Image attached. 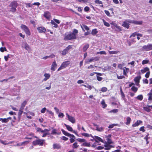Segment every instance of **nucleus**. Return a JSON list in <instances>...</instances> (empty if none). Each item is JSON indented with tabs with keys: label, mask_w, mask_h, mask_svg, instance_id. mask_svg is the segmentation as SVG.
Returning a JSON list of instances; mask_svg holds the SVG:
<instances>
[{
	"label": "nucleus",
	"mask_w": 152,
	"mask_h": 152,
	"mask_svg": "<svg viewBox=\"0 0 152 152\" xmlns=\"http://www.w3.org/2000/svg\"><path fill=\"white\" fill-rule=\"evenodd\" d=\"M126 122H125V124L126 125H129L131 121V119L129 117H127L126 118Z\"/></svg>",
	"instance_id": "nucleus-26"
},
{
	"label": "nucleus",
	"mask_w": 152,
	"mask_h": 152,
	"mask_svg": "<svg viewBox=\"0 0 152 152\" xmlns=\"http://www.w3.org/2000/svg\"><path fill=\"white\" fill-rule=\"evenodd\" d=\"M44 16L47 19H49L51 17L50 14L49 12H46L44 14Z\"/></svg>",
	"instance_id": "nucleus-20"
},
{
	"label": "nucleus",
	"mask_w": 152,
	"mask_h": 152,
	"mask_svg": "<svg viewBox=\"0 0 152 152\" xmlns=\"http://www.w3.org/2000/svg\"><path fill=\"white\" fill-rule=\"evenodd\" d=\"M65 126L66 127V129H67L70 132H72L73 131V129L70 126L66 125V124H65Z\"/></svg>",
	"instance_id": "nucleus-30"
},
{
	"label": "nucleus",
	"mask_w": 152,
	"mask_h": 152,
	"mask_svg": "<svg viewBox=\"0 0 152 152\" xmlns=\"http://www.w3.org/2000/svg\"><path fill=\"white\" fill-rule=\"evenodd\" d=\"M70 63L69 61H66L63 62L61 66L58 69L57 71H59L62 69L65 68L70 64Z\"/></svg>",
	"instance_id": "nucleus-5"
},
{
	"label": "nucleus",
	"mask_w": 152,
	"mask_h": 152,
	"mask_svg": "<svg viewBox=\"0 0 152 152\" xmlns=\"http://www.w3.org/2000/svg\"><path fill=\"white\" fill-rule=\"evenodd\" d=\"M75 36V37L76 39V34L78 33V31L76 29H73V31L72 33Z\"/></svg>",
	"instance_id": "nucleus-31"
},
{
	"label": "nucleus",
	"mask_w": 152,
	"mask_h": 152,
	"mask_svg": "<svg viewBox=\"0 0 152 152\" xmlns=\"http://www.w3.org/2000/svg\"><path fill=\"white\" fill-rule=\"evenodd\" d=\"M44 141V140H43L38 139L33 141L32 144L34 145H42L43 144Z\"/></svg>",
	"instance_id": "nucleus-6"
},
{
	"label": "nucleus",
	"mask_w": 152,
	"mask_h": 152,
	"mask_svg": "<svg viewBox=\"0 0 152 152\" xmlns=\"http://www.w3.org/2000/svg\"><path fill=\"white\" fill-rule=\"evenodd\" d=\"M149 69L148 67H145L144 69L141 70L142 73H144L147 72L149 71Z\"/></svg>",
	"instance_id": "nucleus-29"
},
{
	"label": "nucleus",
	"mask_w": 152,
	"mask_h": 152,
	"mask_svg": "<svg viewBox=\"0 0 152 152\" xmlns=\"http://www.w3.org/2000/svg\"><path fill=\"white\" fill-rule=\"evenodd\" d=\"M49 131H46L45 132H43L44 134L42 135V137H45L48 134H49L48 133Z\"/></svg>",
	"instance_id": "nucleus-61"
},
{
	"label": "nucleus",
	"mask_w": 152,
	"mask_h": 152,
	"mask_svg": "<svg viewBox=\"0 0 152 152\" xmlns=\"http://www.w3.org/2000/svg\"><path fill=\"white\" fill-rule=\"evenodd\" d=\"M54 110H55L56 111V113L57 114H58L59 113V114H63V113H59V110L56 107H54Z\"/></svg>",
	"instance_id": "nucleus-58"
},
{
	"label": "nucleus",
	"mask_w": 152,
	"mask_h": 152,
	"mask_svg": "<svg viewBox=\"0 0 152 152\" xmlns=\"http://www.w3.org/2000/svg\"><path fill=\"white\" fill-rule=\"evenodd\" d=\"M106 140L107 142L109 144L113 143L112 140L110 138H106Z\"/></svg>",
	"instance_id": "nucleus-55"
},
{
	"label": "nucleus",
	"mask_w": 152,
	"mask_h": 152,
	"mask_svg": "<svg viewBox=\"0 0 152 152\" xmlns=\"http://www.w3.org/2000/svg\"><path fill=\"white\" fill-rule=\"evenodd\" d=\"M118 111V110L117 109H115L113 110L110 111L109 113H116Z\"/></svg>",
	"instance_id": "nucleus-54"
},
{
	"label": "nucleus",
	"mask_w": 152,
	"mask_h": 152,
	"mask_svg": "<svg viewBox=\"0 0 152 152\" xmlns=\"http://www.w3.org/2000/svg\"><path fill=\"white\" fill-rule=\"evenodd\" d=\"M143 51H149L152 50V44H148L147 45H144L141 48Z\"/></svg>",
	"instance_id": "nucleus-4"
},
{
	"label": "nucleus",
	"mask_w": 152,
	"mask_h": 152,
	"mask_svg": "<svg viewBox=\"0 0 152 152\" xmlns=\"http://www.w3.org/2000/svg\"><path fill=\"white\" fill-rule=\"evenodd\" d=\"M95 2L96 4H102L103 3L102 1H100L99 0H96L95 1Z\"/></svg>",
	"instance_id": "nucleus-59"
},
{
	"label": "nucleus",
	"mask_w": 152,
	"mask_h": 152,
	"mask_svg": "<svg viewBox=\"0 0 152 152\" xmlns=\"http://www.w3.org/2000/svg\"><path fill=\"white\" fill-rule=\"evenodd\" d=\"M72 147L73 149L77 148L79 147V145L77 142H75L72 144Z\"/></svg>",
	"instance_id": "nucleus-28"
},
{
	"label": "nucleus",
	"mask_w": 152,
	"mask_h": 152,
	"mask_svg": "<svg viewBox=\"0 0 152 152\" xmlns=\"http://www.w3.org/2000/svg\"><path fill=\"white\" fill-rule=\"evenodd\" d=\"M105 149L106 150H109L111 148V145H105Z\"/></svg>",
	"instance_id": "nucleus-60"
},
{
	"label": "nucleus",
	"mask_w": 152,
	"mask_h": 152,
	"mask_svg": "<svg viewBox=\"0 0 152 152\" xmlns=\"http://www.w3.org/2000/svg\"><path fill=\"white\" fill-rule=\"evenodd\" d=\"M72 48V46L71 45H69L66 48L64 49L61 53L62 55H65L68 52V51Z\"/></svg>",
	"instance_id": "nucleus-7"
},
{
	"label": "nucleus",
	"mask_w": 152,
	"mask_h": 152,
	"mask_svg": "<svg viewBox=\"0 0 152 152\" xmlns=\"http://www.w3.org/2000/svg\"><path fill=\"white\" fill-rule=\"evenodd\" d=\"M11 117H9L7 118H0V121H1L2 123H7L8 122L9 120H11Z\"/></svg>",
	"instance_id": "nucleus-17"
},
{
	"label": "nucleus",
	"mask_w": 152,
	"mask_h": 152,
	"mask_svg": "<svg viewBox=\"0 0 152 152\" xmlns=\"http://www.w3.org/2000/svg\"><path fill=\"white\" fill-rule=\"evenodd\" d=\"M99 60V58L97 57H95L93 58L89 59H88L86 61V63L87 64H89L93 61H97Z\"/></svg>",
	"instance_id": "nucleus-9"
},
{
	"label": "nucleus",
	"mask_w": 152,
	"mask_h": 152,
	"mask_svg": "<svg viewBox=\"0 0 152 152\" xmlns=\"http://www.w3.org/2000/svg\"><path fill=\"white\" fill-rule=\"evenodd\" d=\"M131 90L134 92H136L137 91L138 88L134 86H133L131 88Z\"/></svg>",
	"instance_id": "nucleus-48"
},
{
	"label": "nucleus",
	"mask_w": 152,
	"mask_h": 152,
	"mask_svg": "<svg viewBox=\"0 0 152 152\" xmlns=\"http://www.w3.org/2000/svg\"><path fill=\"white\" fill-rule=\"evenodd\" d=\"M18 6V4L17 1H14L12 2L10 4L9 7L10 8V11L14 12L16 11V8Z\"/></svg>",
	"instance_id": "nucleus-1"
},
{
	"label": "nucleus",
	"mask_w": 152,
	"mask_h": 152,
	"mask_svg": "<svg viewBox=\"0 0 152 152\" xmlns=\"http://www.w3.org/2000/svg\"><path fill=\"white\" fill-rule=\"evenodd\" d=\"M131 20H128L124 21L122 26L124 27L128 28L129 27V23H131Z\"/></svg>",
	"instance_id": "nucleus-8"
},
{
	"label": "nucleus",
	"mask_w": 152,
	"mask_h": 152,
	"mask_svg": "<svg viewBox=\"0 0 152 152\" xmlns=\"http://www.w3.org/2000/svg\"><path fill=\"white\" fill-rule=\"evenodd\" d=\"M47 110V109L45 107H44L41 110V112L42 113H45V111Z\"/></svg>",
	"instance_id": "nucleus-64"
},
{
	"label": "nucleus",
	"mask_w": 152,
	"mask_h": 152,
	"mask_svg": "<svg viewBox=\"0 0 152 152\" xmlns=\"http://www.w3.org/2000/svg\"><path fill=\"white\" fill-rule=\"evenodd\" d=\"M24 47L27 50H30V47L29 46L28 44L26 43H25L24 44Z\"/></svg>",
	"instance_id": "nucleus-27"
},
{
	"label": "nucleus",
	"mask_w": 152,
	"mask_h": 152,
	"mask_svg": "<svg viewBox=\"0 0 152 152\" xmlns=\"http://www.w3.org/2000/svg\"><path fill=\"white\" fill-rule=\"evenodd\" d=\"M26 103L27 102L26 101H24L21 104L20 110H19V111L21 112V114L23 113L22 110L26 104Z\"/></svg>",
	"instance_id": "nucleus-12"
},
{
	"label": "nucleus",
	"mask_w": 152,
	"mask_h": 152,
	"mask_svg": "<svg viewBox=\"0 0 152 152\" xmlns=\"http://www.w3.org/2000/svg\"><path fill=\"white\" fill-rule=\"evenodd\" d=\"M124 65V63L122 64H120L118 65V67L119 69H122L123 68V66Z\"/></svg>",
	"instance_id": "nucleus-62"
},
{
	"label": "nucleus",
	"mask_w": 152,
	"mask_h": 152,
	"mask_svg": "<svg viewBox=\"0 0 152 152\" xmlns=\"http://www.w3.org/2000/svg\"><path fill=\"white\" fill-rule=\"evenodd\" d=\"M98 32V31L96 29H95L92 30L91 33L92 35H94L96 34Z\"/></svg>",
	"instance_id": "nucleus-42"
},
{
	"label": "nucleus",
	"mask_w": 152,
	"mask_h": 152,
	"mask_svg": "<svg viewBox=\"0 0 152 152\" xmlns=\"http://www.w3.org/2000/svg\"><path fill=\"white\" fill-rule=\"evenodd\" d=\"M45 78L43 79L44 81H46L50 77V75L49 74L45 73L44 75Z\"/></svg>",
	"instance_id": "nucleus-23"
},
{
	"label": "nucleus",
	"mask_w": 152,
	"mask_h": 152,
	"mask_svg": "<svg viewBox=\"0 0 152 152\" xmlns=\"http://www.w3.org/2000/svg\"><path fill=\"white\" fill-rule=\"evenodd\" d=\"M100 54V55H106V53L104 51H102L99 52H98L96 53V54Z\"/></svg>",
	"instance_id": "nucleus-41"
},
{
	"label": "nucleus",
	"mask_w": 152,
	"mask_h": 152,
	"mask_svg": "<svg viewBox=\"0 0 152 152\" xmlns=\"http://www.w3.org/2000/svg\"><path fill=\"white\" fill-rule=\"evenodd\" d=\"M57 66V64L56 63V61H54L53 63L51 66L50 69L53 70V71H54L56 70V68Z\"/></svg>",
	"instance_id": "nucleus-14"
},
{
	"label": "nucleus",
	"mask_w": 152,
	"mask_h": 152,
	"mask_svg": "<svg viewBox=\"0 0 152 152\" xmlns=\"http://www.w3.org/2000/svg\"><path fill=\"white\" fill-rule=\"evenodd\" d=\"M37 30L39 33H45L46 31V29L44 27H38Z\"/></svg>",
	"instance_id": "nucleus-10"
},
{
	"label": "nucleus",
	"mask_w": 152,
	"mask_h": 152,
	"mask_svg": "<svg viewBox=\"0 0 152 152\" xmlns=\"http://www.w3.org/2000/svg\"><path fill=\"white\" fill-rule=\"evenodd\" d=\"M83 145L84 146L90 147V144L88 142H84L83 143Z\"/></svg>",
	"instance_id": "nucleus-46"
},
{
	"label": "nucleus",
	"mask_w": 152,
	"mask_h": 152,
	"mask_svg": "<svg viewBox=\"0 0 152 152\" xmlns=\"http://www.w3.org/2000/svg\"><path fill=\"white\" fill-rule=\"evenodd\" d=\"M119 126V125L118 124H112L108 126V128L111 129L113 128L114 126Z\"/></svg>",
	"instance_id": "nucleus-34"
},
{
	"label": "nucleus",
	"mask_w": 152,
	"mask_h": 152,
	"mask_svg": "<svg viewBox=\"0 0 152 152\" xmlns=\"http://www.w3.org/2000/svg\"><path fill=\"white\" fill-rule=\"evenodd\" d=\"M102 21L103 22L104 25H105V26L107 27H109L110 26V24L106 22L104 19H102Z\"/></svg>",
	"instance_id": "nucleus-43"
},
{
	"label": "nucleus",
	"mask_w": 152,
	"mask_h": 152,
	"mask_svg": "<svg viewBox=\"0 0 152 152\" xmlns=\"http://www.w3.org/2000/svg\"><path fill=\"white\" fill-rule=\"evenodd\" d=\"M7 50L5 47H1L0 48V51L1 52H3L4 51H7Z\"/></svg>",
	"instance_id": "nucleus-52"
},
{
	"label": "nucleus",
	"mask_w": 152,
	"mask_h": 152,
	"mask_svg": "<svg viewBox=\"0 0 152 152\" xmlns=\"http://www.w3.org/2000/svg\"><path fill=\"white\" fill-rule=\"evenodd\" d=\"M28 142H29L28 141H25L22 142H21V143H18L17 144V145L19 146L22 145L24 144L28 143Z\"/></svg>",
	"instance_id": "nucleus-36"
},
{
	"label": "nucleus",
	"mask_w": 152,
	"mask_h": 152,
	"mask_svg": "<svg viewBox=\"0 0 152 152\" xmlns=\"http://www.w3.org/2000/svg\"><path fill=\"white\" fill-rule=\"evenodd\" d=\"M101 104L102 105V107L104 108L107 107V104H105L104 100H102L101 102Z\"/></svg>",
	"instance_id": "nucleus-45"
},
{
	"label": "nucleus",
	"mask_w": 152,
	"mask_h": 152,
	"mask_svg": "<svg viewBox=\"0 0 152 152\" xmlns=\"http://www.w3.org/2000/svg\"><path fill=\"white\" fill-rule=\"evenodd\" d=\"M141 77L140 76H138L135 77L134 79V81L136 83V85L137 86H138L139 83L140 82V80L141 79Z\"/></svg>",
	"instance_id": "nucleus-13"
},
{
	"label": "nucleus",
	"mask_w": 152,
	"mask_h": 152,
	"mask_svg": "<svg viewBox=\"0 0 152 152\" xmlns=\"http://www.w3.org/2000/svg\"><path fill=\"white\" fill-rule=\"evenodd\" d=\"M107 89L106 87H103L102 88L101 91L102 92H105L107 91Z\"/></svg>",
	"instance_id": "nucleus-57"
},
{
	"label": "nucleus",
	"mask_w": 152,
	"mask_h": 152,
	"mask_svg": "<svg viewBox=\"0 0 152 152\" xmlns=\"http://www.w3.org/2000/svg\"><path fill=\"white\" fill-rule=\"evenodd\" d=\"M89 45L88 44H87L85 45L83 48V50L84 52H85L87 50L88 48Z\"/></svg>",
	"instance_id": "nucleus-38"
},
{
	"label": "nucleus",
	"mask_w": 152,
	"mask_h": 152,
	"mask_svg": "<svg viewBox=\"0 0 152 152\" xmlns=\"http://www.w3.org/2000/svg\"><path fill=\"white\" fill-rule=\"evenodd\" d=\"M67 117L69 121L72 123H74L75 122V119L74 117L71 116L69 115H67Z\"/></svg>",
	"instance_id": "nucleus-11"
},
{
	"label": "nucleus",
	"mask_w": 152,
	"mask_h": 152,
	"mask_svg": "<svg viewBox=\"0 0 152 152\" xmlns=\"http://www.w3.org/2000/svg\"><path fill=\"white\" fill-rule=\"evenodd\" d=\"M65 35L64 39L66 41L76 39L75 37V35L72 34V32L69 33H66Z\"/></svg>",
	"instance_id": "nucleus-2"
},
{
	"label": "nucleus",
	"mask_w": 152,
	"mask_h": 152,
	"mask_svg": "<svg viewBox=\"0 0 152 152\" xmlns=\"http://www.w3.org/2000/svg\"><path fill=\"white\" fill-rule=\"evenodd\" d=\"M95 140L96 142H103V140L102 139H101L100 137L97 136H95Z\"/></svg>",
	"instance_id": "nucleus-22"
},
{
	"label": "nucleus",
	"mask_w": 152,
	"mask_h": 152,
	"mask_svg": "<svg viewBox=\"0 0 152 152\" xmlns=\"http://www.w3.org/2000/svg\"><path fill=\"white\" fill-rule=\"evenodd\" d=\"M142 123V121L141 120H137L135 123L132 124V126L134 127L137 126Z\"/></svg>",
	"instance_id": "nucleus-18"
},
{
	"label": "nucleus",
	"mask_w": 152,
	"mask_h": 152,
	"mask_svg": "<svg viewBox=\"0 0 152 152\" xmlns=\"http://www.w3.org/2000/svg\"><path fill=\"white\" fill-rule=\"evenodd\" d=\"M149 135V134H148L144 138V139L146 141V144H148L149 143V141L148 140V139L150 138V137H148Z\"/></svg>",
	"instance_id": "nucleus-37"
},
{
	"label": "nucleus",
	"mask_w": 152,
	"mask_h": 152,
	"mask_svg": "<svg viewBox=\"0 0 152 152\" xmlns=\"http://www.w3.org/2000/svg\"><path fill=\"white\" fill-rule=\"evenodd\" d=\"M53 148L54 149H59L60 148V146L58 145L54 144L53 145Z\"/></svg>",
	"instance_id": "nucleus-49"
},
{
	"label": "nucleus",
	"mask_w": 152,
	"mask_h": 152,
	"mask_svg": "<svg viewBox=\"0 0 152 152\" xmlns=\"http://www.w3.org/2000/svg\"><path fill=\"white\" fill-rule=\"evenodd\" d=\"M61 131L63 133L65 136L68 137L70 135L69 133L67 132L66 131L63 129H61Z\"/></svg>",
	"instance_id": "nucleus-32"
},
{
	"label": "nucleus",
	"mask_w": 152,
	"mask_h": 152,
	"mask_svg": "<svg viewBox=\"0 0 152 152\" xmlns=\"http://www.w3.org/2000/svg\"><path fill=\"white\" fill-rule=\"evenodd\" d=\"M36 129L37 132L41 133H43L46 131H49V130L48 129H45L44 130H42L41 128L39 127H37Z\"/></svg>",
	"instance_id": "nucleus-16"
},
{
	"label": "nucleus",
	"mask_w": 152,
	"mask_h": 152,
	"mask_svg": "<svg viewBox=\"0 0 152 152\" xmlns=\"http://www.w3.org/2000/svg\"><path fill=\"white\" fill-rule=\"evenodd\" d=\"M89 10V7L88 6H86L85 7L84 9V11L86 12H87Z\"/></svg>",
	"instance_id": "nucleus-63"
},
{
	"label": "nucleus",
	"mask_w": 152,
	"mask_h": 152,
	"mask_svg": "<svg viewBox=\"0 0 152 152\" xmlns=\"http://www.w3.org/2000/svg\"><path fill=\"white\" fill-rule=\"evenodd\" d=\"M137 99L140 101L142 100L143 99V96L142 95H138L135 98Z\"/></svg>",
	"instance_id": "nucleus-40"
},
{
	"label": "nucleus",
	"mask_w": 152,
	"mask_h": 152,
	"mask_svg": "<svg viewBox=\"0 0 152 152\" xmlns=\"http://www.w3.org/2000/svg\"><path fill=\"white\" fill-rule=\"evenodd\" d=\"M104 128L102 127H99V126H97L96 130L99 132H102L104 130Z\"/></svg>",
	"instance_id": "nucleus-33"
},
{
	"label": "nucleus",
	"mask_w": 152,
	"mask_h": 152,
	"mask_svg": "<svg viewBox=\"0 0 152 152\" xmlns=\"http://www.w3.org/2000/svg\"><path fill=\"white\" fill-rule=\"evenodd\" d=\"M21 29L24 31L26 34L30 36L31 35V32L30 31L28 28L25 25L22 24L20 26Z\"/></svg>",
	"instance_id": "nucleus-3"
},
{
	"label": "nucleus",
	"mask_w": 152,
	"mask_h": 152,
	"mask_svg": "<svg viewBox=\"0 0 152 152\" xmlns=\"http://www.w3.org/2000/svg\"><path fill=\"white\" fill-rule=\"evenodd\" d=\"M82 86H83L85 87H86V88H88L90 90H91V89H92V86H91L89 85H88L87 86V85H86L83 84V85H82Z\"/></svg>",
	"instance_id": "nucleus-53"
},
{
	"label": "nucleus",
	"mask_w": 152,
	"mask_h": 152,
	"mask_svg": "<svg viewBox=\"0 0 152 152\" xmlns=\"http://www.w3.org/2000/svg\"><path fill=\"white\" fill-rule=\"evenodd\" d=\"M51 23L52 24L54 25V26H53V27L57 28L58 27V25L55 22H54L53 20H51Z\"/></svg>",
	"instance_id": "nucleus-47"
},
{
	"label": "nucleus",
	"mask_w": 152,
	"mask_h": 152,
	"mask_svg": "<svg viewBox=\"0 0 152 152\" xmlns=\"http://www.w3.org/2000/svg\"><path fill=\"white\" fill-rule=\"evenodd\" d=\"M80 26L83 31H85V29L87 31H88L90 29L89 28L88 26L85 25H80Z\"/></svg>",
	"instance_id": "nucleus-19"
},
{
	"label": "nucleus",
	"mask_w": 152,
	"mask_h": 152,
	"mask_svg": "<svg viewBox=\"0 0 152 152\" xmlns=\"http://www.w3.org/2000/svg\"><path fill=\"white\" fill-rule=\"evenodd\" d=\"M131 23H134L136 25H141L142 23V21H137L131 20Z\"/></svg>",
	"instance_id": "nucleus-21"
},
{
	"label": "nucleus",
	"mask_w": 152,
	"mask_h": 152,
	"mask_svg": "<svg viewBox=\"0 0 152 152\" xmlns=\"http://www.w3.org/2000/svg\"><path fill=\"white\" fill-rule=\"evenodd\" d=\"M143 108L145 111L148 112H149L151 111L150 108L152 109V105L149 106L147 105L143 107Z\"/></svg>",
	"instance_id": "nucleus-15"
},
{
	"label": "nucleus",
	"mask_w": 152,
	"mask_h": 152,
	"mask_svg": "<svg viewBox=\"0 0 152 152\" xmlns=\"http://www.w3.org/2000/svg\"><path fill=\"white\" fill-rule=\"evenodd\" d=\"M149 96L148 100L151 101L152 100V89L150 90L149 93L148 94Z\"/></svg>",
	"instance_id": "nucleus-24"
},
{
	"label": "nucleus",
	"mask_w": 152,
	"mask_h": 152,
	"mask_svg": "<svg viewBox=\"0 0 152 152\" xmlns=\"http://www.w3.org/2000/svg\"><path fill=\"white\" fill-rule=\"evenodd\" d=\"M28 136L30 137H31L32 139L33 137H34L36 138H37V137L35 136H34V134L32 133H31L28 134Z\"/></svg>",
	"instance_id": "nucleus-44"
},
{
	"label": "nucleus",
	"mask_w": 152,
	"mask_h": 152,
	"mask_svg": "<svg viewBox=\"0 0 152 152\" xmlns=\"http://www.w3.org/2000/svg\"><path fill=\"white\" fill-rule=\"evenodd\" d=\"M111 68V66H104V68L102 69L103 71H107L108 70L110 69Z\"/></svg>",
	"instance_id": "nucleus-35"
},
{
	"label": "nucleus",
	"mask_w": 152,
	"mask_h": 152,
	"mask_svg": "<svg viewBox=\"0 0 152 152\" xmlns=\"http://www.w3.org/2000/svg\"><path fill=\"white\" fill-rule=\"evenodd\" d=\"M78 141L82 142H85L86 141V140L85 139H81V138H78L77 140Z\"/></svg>",
	"instance_id": "nucleus-56"
},
{
	"label": "nucleus",
	"mask_w": 152,
	"mask_h": 152,
	"mask_svg": "<svg viewBox=\"0 0 152 152\" xmlns=\"http://www.w3.org/2000/svg\"><path fill=\"white\" fill-rule=\"evenodd\" d=\"M109 53L110 54H117L118 52H119V51H108Z\"/></svg>",
	"instance_id": "nucleus-51"
},
{
	"label": "nucleus",
	"mask_w": 152,
	"mask_h": 152,
	"mask_svg": "<svg viewBox=\"0 0 152 152\" xmlns=\"http://www.w3.org/2000/svg\"><path fill=\"white\" fill-rule=\"evenodd\" d=\"M149 61L148 60H144L142 61V65H144V64H147L149 63Z\"/></svg>",
	"instance_id": "nucleus-50"
},
{
	"label": "nucleus",
	"mask_w": 152,
	"mask_h": 152,
	"mask_svg": "<svg viewBox=\"0 0 152 152\" xmlns=\"http://www.w3.org/2000/svg\"><path fill=\"white\" fill-rule=\"evenodd\" d=\"M61 133V132H57V130L56 129H53L52 130L51 134H57L58 135L59 134Z\"/></svg>",
	"instance_id": "nucleus-25"
},
{
	"label": "nucleus",
	"mask_w": 152,
	"mask_h": 152,
	"mask_svg": "<svg viewBox=\"0 0 152 152\" xmlns=\"http://www.w3.org/2000/svg\"><path fill=\"white\" fill-rule=\"evenodd\" d=\"M82 135L83 136L85 137H88L90 136H91V137H93V136H92V135L91 134H90V135H89V134H88L87 133H82Z\"/></svg>",
	"instance_id": "nucleus-39"
}]
</instances>
